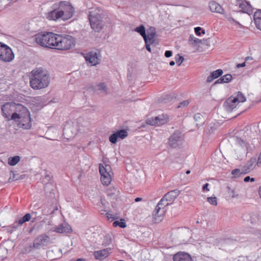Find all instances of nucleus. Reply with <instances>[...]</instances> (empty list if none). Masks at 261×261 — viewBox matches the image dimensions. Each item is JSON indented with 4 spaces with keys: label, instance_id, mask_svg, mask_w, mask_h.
Masks as SVG:
<instances>
[{
    "label": "nucleus",
    "instance_id": "obj_1",
    "mask_svg": "<svg viewBox=\"0 0 261 261\" xmlns=\"http://www.w3.org/2000/svg\"><path fill=\"white\" fill-rule=\"evenodd\" d=\"M30 77L31 87L34 90H39L47 87L50 83V76L48 72L42 68L34 69Z\"/></svg>",
    "mask_w": 261,
    "mask_h": 261
},
{
    "label": "nucleus",
    "instance_id": "obj_2",
    "mask_svg": "<svg viewBox=\"0 0 261 261\" xmlns=\"http://www.w3.org/2000/svg\"><path fill=\"white\" fill-rule=\"evenodd\" d=\"M105 15L102 10L96 8L89 11L88 18L92 30L95 32H99L104 26Z\"/></svg>",
    "mask_w": 261,
    "mask_h": 261
},
{
    "label": "nucleus",
    "instance_id": "obj_3",
    "mask_svg": "<svg viewBox=\"0 0 261 261\" xmlns=\"http://www.w3.org/2000/svg\"><path fill=\"white\" fill-rule=\"evenodd\" d=\"M89 123L86 121L83 118L80 117L74 122H67L63 128V134L66 135L69 137H72L75 135L77 132H84V127H88Z\"/></svg>",
    "mask_w": 261,
    "mask_h": 261
},
{
    "label": "nucleus",
    "instance_id": "obj_4",
    "mask_svg": "<svg viewBox=\"0 0 261 261\" xmlns=\"http://www.w3.org/2000/svg\"><path fill=\"white\" fill-rule=\"evenodd\" d=\"M57 34L49 32H41L33 37L36 43L42 47L54 49Z\"/></svg>",
    "mask_w": 261,
    "mask_h": 261
},
{
    "label": "nucleus",
    "instance_id": "obj_5",
    "mask_svg": "<svg viewBox=\"0 0 261 261\" xmlns=\"http://www.w3.org/2000/svg\"><path fill=\"white\" fill-rule=\"evenodd\" d=\"M75 44V40L72 36L68 35H59L57 34L54 49L67 50L74 47Z\"/></svg>",
    "mask_w": 261,
    "mask_h": 261
},
{
    "label": "nucleus",
    "instance_id": "obj_6",
    "mask_svg": "<svg viewBox=\"0 0 261 261\" xmlns=\"http://www.w3.org/2000/svg\"><path fill=\"white\" fill-rule=\"evenodd\" d=\"M11 119L18 122V126L20 128L28 129L31 127V117L30 112L25 107V111H20L18 114L15 113L11 117Z\"/></svg>",
    "mask_w": 261,
    "mask_h": 261
},
{
    "label": "nucleus",
    "instance_id": "obj_7",
    "mask_svg": "<svg viewBox=\"0 0 261 261\" xmlns=\"http://www.w3.org/2000/svg\"><path fill=\"white\" fill-rule=\"evenodd\" d=\"M22 110L25 111L24 106L13 102H7L1 106L2 115L8 120H12L11 117L13 114H18Z\"/></svg>",
    "mask_w": 261,
    "mask_h": 261
},
{
    "label": "nucleus",
    "instance_id": "obj_8",
    "mask_svg": "<svg viewBox=\"0 0 261 261\" xmlns=\"http://www.w3.org/2000/svg\"><path fill=\"white\" fill-rule=\"evenodd\" d=\"M169 205L170 204L163 197L155 206L152 213L154 217L153 221L155 223H159L162 221L167 210L166 207Z\"/></svg>",
    "mask_w": 261,
    "mask_h": 261
},
{
    "label": "nucleus",
    "instance_id": "obj_9",
    "mask_svg": "<svg viewBox=\"0 0 261 261\" xmlns=\"http://www.w3.org/2000/svg\"><path fill=\"white\" fill-rule=\"evenodd\" d=\"M54 7L58 8L63 12V20H66L71 18L74 13V8L68 2L61 1L54 4Z\"/></svg>",
    "mask_w": 261,
    "mask_h": 261
},
{
    "label": "nucleus",
    "instance_id": "obj_10",
    "mask_svg": "<svg viewBox=\"0 0 261 261\" xmlns=\"http://www.w3.org/2000/svg\"><path fill=\"white\" fill-rule=\"evenodd\" d=\"M14 58V54L11 48L0 42V60L5 62H10Z\"/></svg>",
    "mask_w": 261,
    "mask_h": 261
},
{
    "label": "nucleus",
    "instance_id": "obj_11",
    "mask_svg": "<svg viewBox=\"0 0 261 261\" xmlns=\"http://www.w3.org/2000/svg\"><path fill=\"white\" fill-rule=\"evenodd\" d=\"M169 120V118L168 115L162 114L147 119L146 123L150 125L161 126L166 124Z\"/></svg>",
    "mask_w": 261,
    "mask_h": 261
},
{
    "label": "nucleus",
    "instance_id": "obj_12",
    "mask_svg": "<svg viewBox=\"0 0 261 261\" xmlns=\"http://www.w3.org/2000/svg\"><path fill=\"white\" fill-rule=\"evenodd\" d=\"M183 142L182 134L179 132H175L168 139V145L173 148H178Z\"/></svg>",
    "mask_w": 261,
    "mask_h": 261
},
{
    "label": "nucleus",
    "instance_id": "obj_13",
    "mask_svg": "<svg viewBox=\"0 0 261 261\" xmlns=\"http://www.w3.org/2000/svg\"><path fill=\"white\" fill-rule=\"evenodd\" d=\"M110 168L109 165H106L105 167L100 164L99 166V171L101 175L100 179L102 184L104 185H109L111 181V177L109 173L107 171Z\"/></svg>",
    "mask_w": 261,
    "mask_h": 261
},
{
    "label": "nucleus",
    "instance_id": "obj_14",
    "mask_svg": "<svg viewBox=\"0 0 261 261\" xmlns=\"http://www.w3.org/2000/svg\"><path fill=\"white\" fill-rule=\"evenodd\" d=\"M49 241V237L46 234H42L35 239L32 246L30 248L36 249L46 245Z\"/></svg>",
    "mask_w": 261,
    "mask_h": 261
},
{
    "label": "nucleus",
    "instance_id": "obj_15",
    "mask_svg": "<svg viewBox=\"0 0 261 261\" xmlns=\"http://www.w3.org/2000/svg\"><path fill=\"white\" fill-rule=\"evenodd\" d=\"M236 6L240 9V11L250 15L253 12L251 5L246 0H236Z\"/></svg>",
    "mask_w": 261,
    "mask_h": 261
},
{
    "label": "nucleus",
    "instance_id": "obj_16",
    "mask_svg": "<svg viewBox=\"0 0 261 261\" xmlns=\"http://www.w3.org/2000/svg\"><path fill=\"white\" fill-rule=\"evenodd\" d=\"M52 10L48 13L47 18L49 20H57L59 18L63 19V12L58 8L54 7V4L51 6Z\"/></svg>",
    "mask_w": 261,
    "mask_h": 261
},
{
    "label": "nucleus",
    "instance_id": "obj_17",
    "mask_svg": "<svg viewBox=\"0 0 261 261\" xmlns=\"http://www.w3.org/2000/svg\"><path fill=\"white\" fill-rule=\"evenodd\" d=\"M85 60L94 66L99 64L100 59L98 58L97 53L94 51H91L86 54L85 56Z\"/></svg>",
    "mask_w": 261,
    "mask_h": 261
},
{
    "label": "nucleus",
    "instance_id": "obj_18",
    "mask_svg": "<svg viewBox=\"0 0 261 261\" xmlns=\"http://www.w3.org/2000/svg\"><path fill=\"white\" fill-rule=\"evenodd\" d=\"M238 105V103L236 102L234 96L232 95L225 100L223 106L228 112H231L236 108Z\"/></svg>",
    "mask_w": 261,
    "mask_h": 261
},
{
    "label": "nucleus",
    "instance_id": "obj_19",
    "mask_svg": "<svg viewBox=\"0 0 261 261\" xmlns=\"http://www.w3.org/2000/svg\"><path fill=\"white\" fill-rule=\"evenodd\" d=\"M173 261H193L191 255L185 252H178L173 257Z\"/></svg>",
    "mask_w": 261,
    "mask_h": 261
},
{
    "label": "nucleus",
    "instance_id": "obj_20",
    "mask_svg": "<svg viewBox=\"0 0 261 261\" xmlns=\"http://www.w3.org/2000/svg\"><path fill=\"white\" fill-rule=\"evenodd\" d=\"M179 194L180 191L174 190L167 193L163 197L170 204H171Z\"/></svg>",
    "mask_w": 261,
    "mask_h": 261
},
{
    "label": "nucleus",
    "instance_id": "obj_21",
    "mask_svg": "<svg viewBox=\"0 0 261 261\" xmlns=\"http://www.w3.org/2000/svg\"><path fill=\"white\" fill-rule=\"evenodd\" d=\"M55 231L58 233H70L72 231L71 227L67 223L61 224L55 228Z\"/></svg>",
    "mask_w": 261,
    "mask_h": 261
},
{
    "label": "nucleus",
    "instance_id": "obj_22",
    "mask_svg": "<svg viewBox=\"0 0 261 261\" xmlns=\"http://www.w3.org/2000/svg\"><path fill=\"white\" fill-rule=\"evenodd\" d=\"M210 10L213 12H216L220 14H223L224 12L222 7L215 1H212L208 4Z\"/></svg>",
    "mask_w": 261,
    "mask_h": 261
},
{
    "label": "nucleus",
    "instance_id": "obj_23",
    "mask_svg": "<svg viewBox=\"0 0 261 261\" xmlns=\"http://www.w3.org/2000/svg\"><path fill=\"white\" fill-rule=\"evenodd\" d=\"M109 255V252L108 249H102L99 251H94L93 255L95 259L102 260L106 258Z\"/></svg>",
    "mask_w": 261,
    "mask_h": 261
},
{
    "label": "nucleus",
    "instance_id": "obj_24",
    "mask_svg": "<svg viewBox=\"0 0 261 261\" xmlns=\"http://www.w3.org/2000/svg\"><path fill=\"white\" fill-rule=\"evenodd\" d=\"M232 79V75L230 74H225L222 76H221L220 78L218 79L215 83L214 85H217L218 84H222V83H228L231 81Z\"/></svg>",
    "mask_w": 261,
    "mask_h": 261
},
{
    "label": "nucleus",
    "instance_id": "obj_25",
    "mask_svg": "<svg viewBox=\"0 0 261 261\" xmlns=\"http://www.w3.org/2000/svg\"><path fill=\"white\" fill-rule=\"evenodd\" d=\"M128 136V133L125 129H121L115 132V143L118 139H124Z\"/></svg>",
    "mask_w": 261,
    "mask_h": 261
},
{
    "label": "nucleus",
    "instance_id": "obj_26",
    "mask_svg": "<svg viewBox=\"0 0 261 261\" xmlns=\"http://www.w3.org/2000/svg\"><path fill=\"white\" fill-rule=\"evenodd\" d=\"M256 162L255 158H252L243 167L244 169V173H248L251 169L253 168V166Z\"/></svg>",
    "mask_w": 261,
    "mask_h": 261
},
{
    "label": "nucleus",
    "instance_id": "obj_27",
    "mask_svg": "<svg viewBox=\"0 0 261 261\" xmlns=\"http://www.w3.org/2000/svg\"><path fill=\"white\" fill-rule=\"evenodd\" d=\"M135 31L139 33L140 35L143 38L144 40H146V35L145 33V27L141 24L139 27H137L135 29Z\"/></svg>",
    "mask_w": 261,
    "mask_h": 261
},
{
    "label": "nucleus",
    "instance_id": "obj_28",
    "mask_svg": "<svg viewBox=\"0 0 261 261\" xmlns=\"http://www.w3.org/2000/svg\"><path fill=\"white\" fill-rule=\"evenodd\" d=\"M31 219V215L30 213H27L24 215L23 217L20 218L17 221L18 222V223L20 224V225L21 226L22 224L26 222L29 221Z\"/></svg>",
    "mask_w": 261,
    "mask_h": 261
},
{
    "label": "nucleus",
    "instance_id": "obj_29",
    "mask_svg": "<svg viewBox=\"0 0 261 261\" xmlns=\"http://www.w3.org/2000/svg\"><path fill=\"white\" fill-rule=\"evenodd\" d=\"M95 90H99L101 92L107 93L108 92V88L106 83H100L96 85Z\"/></svg>",
    "mask_w": 261,
    "mask_h": 261
},
{
    "label": "nucleus",
    "instance_id": "obj_30",
    "mask_svg": "<svg viewBox=\"0 0 261 261\" xmlns=\"http://www.w3.org/2000/svg\"><path fill=\"white\" fill-rule=\"evenodd\" d=\"M20 159V158L18 155L10 157L8 158V164L10 166H15L19 162Z\"/></svg>",
    "mask_w": 261,
    "mask_h": 261
},
{
    "label": "nucleus",
    "instance_id": "obj_31",
    "mask_svg": "<svg viewBox=\"0 0 261 261\" xmlns=\"http://www.w3.org/2000/svg\"><path fill=\"white\" fill-rule=\"evenodd\" d=\"M218 127V124L217 122H211L209 124L207 128V131L208 133L212 134L214 131H215Z\"/></svg>",
    "mask_w": 261,
    "mask_h": 261
},
{
    "label": "nucleus",
    "instance_id": "obj_32",
    "mask_svg": "<svg viewBox=\"0 0 261 261\" xmlns=\"http://www.w3.org/2000/svg\"><path fill=\"white\" fill-rule=\"evenodd\" d=\"M234 98H236V102L238 103L246 101L245 97L241 92H238L237 95L234 96Z\"/></svg>",
    "mask_w": 261,
    "mask_h": 261
},
{
    "label": "nucleus",
    "instance_id": "obj_33",
    "mask_svg": "<svg viewBox=\"0 0 261 261\" xmlns=\"http://www.w3.org/2000/svg\"><path fill=\"white\" fill-rule=\"evenodd\" d=\"M243 219L244 221L249 222L250 223L253 224L255 222V219L252 217L250 214H245L243 216Z\"/></svg>",
    "mask_w": 261,
    "mask_h": 261
},
{
    "label": "nucleus",
    "instance_id": "obj_34",
    "mask_svg": "<svg viewBox=\"0 0 261 261\" xmlns=\"http://www.w3.org/2000/svg\"><path fill=\"white\" fill-rule=\"evenodd\" d=\"M189 41L192 42V44H197L201 43V40L198 38H197L193 35H191L189 38Z\"/></svg>",
    "mask_w": 261,
    "mask_h": 261
},
{
    "label": "nucleus",
    "instance_id": "obj_35",
    "mask_svg": "<svg viewBox=\"0 0 261 261\" xmlns=\"http://www.w3.org/2000/svg\"><path fill=\"white\" fill-rule=\"evenodd\" d=\"M223 73V70L221 69H219L212 72L211 73L212 74V76H213L215 78V79H216L221 76L222 75Z\"/></svg>",
    "mask_w": 261,
    "mask_h": 261
},
{
    "label": "nucleus",
    "instance_id": "obj_36",
    "mask_svg": "<svg viewBox=\"0 0 261 261\" xmlns=\"http://www.w3.org/2000/svg\"><path fill=\"white\" fill-rule=\"evenodd\" d=\"M115 227L119 226L122 228H124L126 227V223L123 219H121L120 221L115 220Z\"/></svg>",
    "mask_w": 261,
    "mask_h": 261
},
{
    "label": "nucleus",
    "instance_id": "obj_37",
    "mask_svg": "<svg viewBox=\"0 0 261 261\" xmlns=\"http://www.w3.org/2000/svg\"><path fill=\"white\" fill-rule=\"evenodd\" d=\"M19 179V177L18 174H16L14 173L13 171H11L10 173V177H9L8 181L9 182L14 181L17 180Z\"/></svg>",
    "mask_w": 261,
    "mask_h": 261
},
{
    "label": "nucleus",
    "instance_id": "obj_38",
    "mask_svg": "<svg viewBox=\"0 0 261 261\" xmlns=\"http://www.w3.org/2000/svg\"><path fill=\"white\" fill-rule=\"evenodd\" d=\"M21 226L20 224L18 223V222L15 221L11 225L9 226V228L11 230H9L10 232H12L13 231H15L18 229Z\"/></svg>",
    "mask_w": 261,
    "mask_h": 261
},
{
    "label": "nucleus",
    "instance_id": "obj_39",
    "mask_svg": "<svg viewBox=\"0 0 261 261\" xmlns=\"http://www.w3.org/2000/svg\"><path fill=\"white\" fill-rule=\"evenodd\" d=\"M155 33H150L147 35H146V39L148 42H149L150 44H152L154 42V38L155 36Z\"/></svg>",
    "mask_w": 261,
    "mask_h": 261
},
{
    "label": "nucleus",
    "instance_id": "obj_40",
    "mask_svg": "<svg viewBox=\"0 0 261 261\" xmlns=\"http://www.w3.org/2000/svg\"><path fill=\"white\" fill-rule=\"evenodd\" d=\"M231 174L233 175H234L235 177H236L237 176H239L241 174H245L244 169L243 168L242 172H241V170L239 169H235L232 171Z\"/></svg>",
    "mask_w": 261,
    "mask_h": 261
},
{
    "label": "nucleus",
    "instance_id": "obj_41",
    "mask_svg": "<svg viewBox=\"0 0 261 261\" xmlns=\"http://www.w3.org/2000/svg\"><path fill=\"white\" fill-rule=\"evenodd\" d=\"M195 33L197 36H200L201 33L203 34H205V30L202 29L201 27H197L194 28Z\"/></svg>",
    "mask_w": 261,
    "mask_h": 261
},
{
    "label": "nucleus",
    "instance_id": "obj_42",
    "mask_svg": "<svg viewBox=\"0 0 261 261\" xmlns=\"http://www.w3.org/2000/svg\"><path fill=\"white\" fill-rule=\"evenodd\" d=\"M106 216L107 219L109 221L113 222V226L114 227V215L110 213L109 212H107L106 213Z\"/></svg>",
    "mask_w": 261,
    "mask_h": 261
},
{
    "label": "nucleus",
    "instance_id": "obj_43",
    "mask_svg": "<svg viewBox=\"0 0 261 261\" xmlns=\"http://www.w3.org/2000/svg\"><path fill=\"white\" fill-rule=\"evenodd\" d=\"M227 193L231 198H234L238 196L237 195H235L234 190L231 189L230 187H227Z\"/></svg>",
    "mask_w": 261,
    "mask_h": 261
},
{
    "label": "nucleus",
    "instance_id": "obj_44",
    "mask_svg": "<svg viewBox=\"0 0 261 261\" xmlns=\"http://www.w3.org/2000/svg\"><path fill=\"white\" fill-rule=\"evenodd\" d=\"M207 200L212 205H216L217 204V198L216 197H207Z\"/></svg>",
    "mask_w": 261,
    "mask_h": 261
},
{
    "label": "nucleus",
    "instance_id": "obj_45",
    "mask_svg": "<svg viewBox=\"0 0 261 261\" xmlns=\"http://www.w3.org/2000/svg\"><path fill=\"white\" fill-rule=\"evenodd\" d=\"M184 57L182 56H180L179 54H178L177 56L175 57L176 63L178 65V66L181 65L182 62L184 61Z\"/></svg>",
    "mask_w": 261,
    "mask_h": 261
},
{
    "label": "nucleus",
    "instance_id": "obj_46",
    "mask_svg": "<svg viewBox=\"0 0 261 261\" xmlns=\"http://www.w3.org/2000/svg\"><path fill=\"white\" fill-rule=\"evenodd\" d=\"M253 19H254V20H257V19L258 20L261 19V10L260 9L258 10L254 13Z\"/></svg>",
    "mask_w": 261,
    "mask_h": 261
},
{
    "label": "nucleus",
    "instance_id": "obj_47",
    "mask_svg": "<svg viewBox=\"0 0 261 261\" xmlns=\"http://www.w3.org/2000/svg\"><path fill=\"white\" fill-rule=\"evenodd\" d=\"M172 97L170 95H166L162 98L161 102L163 103H167L171 101Z\"/></svg>",
    "mask_w": 261,
    "mask_h": 261
},
{
    "label": "nucleus",
    "instance_id": "obj_48",
    "mask_svg": "<svg viewBox=\"0 0 261 261\" xmlns=\"http://www.w3.org/2000/svg\"><path fill=\"white\" fill-rule=\"evenodd\" d=\"M189 104V101L188 100H184L181 102H180L177 107V108H182V107H186Z\"/></svg>",
    "mask_w": 261,
    "mask_h": 261
},
{
    "label": "nucleus",
    "instance_id": "obj_49",
    "mask_svg": "<svg viewBox=\"0 0 261 261\" xmlns=\"http://www.w3.org/2000/svg\"><path fill=\"white\" fill-rule=\"evenodd\" d=\"M194 120L196 122H200L202 118V116L200 113H197L194 116Z\"/></svg>",
    "mask_w": 261,
    "mask_h": 261
},
{
    "label": "nucleus",
    "instance_id": "obj_50",
    "mask_svg": "<svg viewBox=\"0 0 261 261\" xmlns=\"http://www.w3.org/2000/svg\"><path fill=\"white\" fill-rule=\"evenodd\" d=\"M254 23L256 27L259 30L261 31V18L260 19L255 20Z\"/></svg>",
    "mask_w": 261,
    "mask_h": 261
},
{
    "label": "nucleus",
    "instance_id": "obj_51",
    "mask_svg": "<svg viewBox=\"0 0 261 261\" xmlns=\"http://www.w3.org/2000/svg\"><path fill=\"white\" fill-rule=\"evenodd\" d=\"M244 181L246 182H248L249 181L253 182L255 181V179L253 177H250V176H247L244 178Z\"/></svg>",
    "mask_w": 261,
    "mask_h": 261
},
{
    "label": "nucleus",
    "instance_id": "obj_52",
    "mask_svg": "<svg viewBox=\"0 0 261 261\" xmlns=\"http://www.w3.org/2000/svg\"><path fill=\"white\" fill-rule=\"evenodd\" d=\"M144 41H145V46H146V49L149 51L150 53L151 52V48L150 47V44L148 43L149 42H147V39H146V40H144Z\"/></svg>",
    "mask_w": 261,
    "mask_h": 261
},
{
    "label": "nucleus",
    "instance_id": "obj_53",
    "mask_svg": "<svg viewBox=\"0 0 261 261\" xmlns=\"http://www.w3.org/2000/svg\"><path fill=\"white\" fill-rule=\"evenodd\" d=\"M209 186V184L206 183L202 186V191L203 192H207L209 191L210 190L208 189V186Z\"/></svg>",
    "mask_w": 261,
    "mask_h": 261
},
{
    "label": "nucleus",
    "instance_id": "obj_54",
    "mask_svg": "<svg viewBox=\"0 0 261 261\" xmlns=\"http://www.w3.org/2000/svg\"><path fill=\"white\" fill-rule=\"evenodd\" d=\"M105 240H106V241H104L106 245H109L111 242V239L109 236H107L105 237Z\"/></svg>",
    "mask_w": 261,
    "mask_h": 261
},
{
    "label": "nucleus",
    "instance_id": "obj_55",
    "mask_svg": "<svg viewBox=\"0 0 261 261\" xmlns=\"http://www.w3.org/2000/svg\"><path fill=\"white\" fill-rule=\"evenodd\" d=\"M172 52L171 50H166L165 53V56L166 58H169L172 56Z\"/></svg>",
    "mask_w": 261,
    "mask_h": 261
},
{
    "label": "nucleus",
    "instance_id": "obj_56",
    "mask_svg": "<svg viewBox=\"0 0 261 261\" xmlns=\"http://www.w3.org/2000/svg\"><path fill=\"white\" fill-rule=\"evenodd\" d=\"M214 79H215V78L213 76H212L211 73H210V75L207 77V78L206 79V82L211 83Z\"/></svg>",
    "mask_w": 261,
    "mask_h": 261
},
{
    "label": "nucleus",
    "instance_id": "obj_57",
    "mask_svg": "<svg viewBox=\"0 0 261 261\" xmlns=\"http://www.w3.org/2000/svg\"><path fill=\"white\" fill-rule=\"evenodd\" d=\"M109 140L112 144H114V133L111 135L109 137Z\"/></svg>",
    "mask_w": 261,
    "mask_h": 261
},
{
    "label": "nucleus",
    "instance_id": "obj_58",
    "mask_svg": "<svg viewBox=\"0 0 261 261\" xmlns=\"http://www.w3.org/2000/svg\"><path fill=\"white\" fill-rule=\"evenodd\" d=\"M256 164L258 166H261V152L259 154Z\"/></svg>",
    "mask_w": 261,
    "mask_h": 261
},
{
    "label": "nucleus",
    "instance_id": "obj_59",
    "mask_svg": "<svg viewBox=\"0 0 261 261\" xmlns=\"http://www.w3.org/2000/svg\"><path fill=\"white\" fill-rule=\"evenodd\" d=\"M107 195L109 197H112L113 196V193L112 192L111 190H108L107 192Z\"/></svg>",
    "mask_w": 261,
    "mask_h": 261
},
{
    "label": "nucleus",
    "instance_id": "obj_60",
    "mask_svg": "<svg viewBox=\"0 0 261 261\" xmlns=\"http://www.w3.org/2000/svg\"><path fill=\"white\" fill-rule=\"evenodd\" d=\"M246 66V62L237 65V68L243 67Z\"/></svg>",
    "mask_w": 261,
    "mask_h": 261
},
{
    "label": "nucleus",
    "instance_id": "obj_61",
    "mask_svg": "<svg viewBox=\"0 0 261 261\" xmlns=\"http://www.w3.org/2000/svg\"><path fill=\"white\" fill-rule=\"evenodd\" d=\"M45 179H46L48 181L51 180V177L49 174H46L45 176Z\"/></svg>",
    "mask_w": 261,
    "mask_h": 261
},
{
    "label": "nucleus",
    "instance_id": "obj_62",
    "mask_svg": "<svg viewBox=\"0 0 261 261\" xmlns=\"http://www.w3.org/2000/svg\"><path fill=\"white\" fill-rule=\"evenodd\" d=\"M238 142L241 145H243L244 144V142L243 141V140L241 139H238Z\"/></svg>",
    "mask_w": 261,
    "mask_h": 261
},
{
    "label": "nucleus",
    "instance_id": "obj_63",
    "mask_svg": "<svg viewBox=\"0 0 261 261\" xmlns=\"http://www.w3.org/2000/svg\"><path fill=\"white\" fill-rule=\"evenodd\" d=\"M228 20L231 22H236L237 23V21L232 17H230L228 18Z\"/></svg>",
    "mask_w": 261,
    "mask_h": 261
},
{
    "label": "nucleus",
    "instance_id": "obj_64",
    "mask_svg": "<svg viewBox=\"0 0 261 261\" xmlns=\"http://www.w3.org/2000/svg\"><path fill=\"white\" fill-rule=\"evenodd\" d=\"M253 58L252 57H247L245 58V62H247V61H249V60H253Z\"/></svg>",
    "mask_w": 261,
    "mask_h": 261
}]
</instances>
